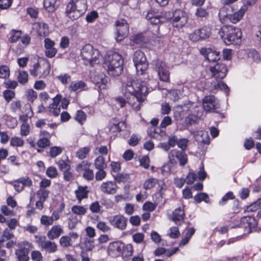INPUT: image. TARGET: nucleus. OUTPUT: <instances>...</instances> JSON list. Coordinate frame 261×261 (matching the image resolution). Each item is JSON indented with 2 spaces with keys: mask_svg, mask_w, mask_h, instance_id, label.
Instances as JSON below:
<instances>
[{
  "mask_svg": "<svg viewBox=\"0 0 261 261\" xmlns=\"http://www.w3.org/2000/svg\"><path fill=\"white\" fill-rule=\"evenodd\" d=\"M124 97L119 96L115 98L121 108L128 103L136 111L140 110L144 98L149 93V90L145 81L139 79L127 81L122 85Z\"/></svg>",
  "mask_w": 261,
  "mask_h": 261,
  "instance_id": "nucleus-1",
  "label": "nucleus"
},
{
  "mask_svg": "<svg viewBox=\"0 0 261 261\" xmlns=\"http://www.w3.org/2000/svg\"><path fill=\"white\" fill-rule=\"evenodd\" d=\"M108 74L113 77L119 76L123 71V59L121 55L114 52L109 55L104 62Z\"/></svg>",
  "mask_w": 261,
  "mask_h": 261,
  "instance_id": "nucleus-2",
  "label": "nucleus"
},
{
  "mask_svg": "<svg viewBox=\"0 0 261 261\" xmlns=\"http://www.w3.org/2000/svg\"><path fill=\"white\" fill-rule=\"evenodd\" d=\"M242 34L240 28L233 25H223L218 32L219 35L226 45L239 44Z\"/></svg>",
  "mask_w": 261,
  "mask_h": 261,
  "instance_id": "nucleus-3",
  "label": "nucleus"
},
{
  "mask_svg": "<svg viewBox=\"0 0 261 261\" xmlns=\"http://www.w3.org/2000/svg\"><path fill=\"white\" fill-rule=\"evenodd\" d=\"M87 7V0H70L66 6V15L72 20H76L85 14Z\"/></svg>",
  "mask_w": 261,
  "mask_h": 261,
  "instance_id": "nucleus-4",
  "label": "nucleus"
},
{
  "mask_svg": "<svg viewBox=\"0 0 261 261\" xmlns=\"http://www.w3.org/2000/svg\"><path fill=\"white\" fill-rule=\"evenodd\" d=\"M232 228H243L247 233L261 231V227L258 226L257 220L251 216H244L242 217L239 222L232 226Z\"/></svg>",
  "mask_w": 261,
  "mask_h": 261,
  "instance_id": "nucleus-5",
  "label": "nucleus"
},
{
  "mask_svg": "<svg viewBox=\"0 0 261 261\" xmlns=\"http://www.w3.org/2000/svg\"><path fill=\"white\" fill-rule=\"evenodd\" d=\"M152 69L158 73L160 81L164 82H170V72L167 63L158 58L151 62Z\"/></svg>",
  "mask_w": 261,
  "mask_h": 261,
  "instance_id": "nucleus-6",
  "label": "nucleus"
},
{
  "mask_svg": "<svg viewBox=\"0 0 261 261\" xmlns=\"http://www.w3.org/2000/svg\"><path fill=\"white\" fill-rule=\"evenodd\" d=\"M146 18L149 21L152 27H149L150 31L154 35H158L160 32L159 24L165 22L166 18L159 12L153 9L149 10L146 15Z\"/></svg>",
  "mask_w": 261,
  "mask_h": 261,
  "instance_id": "nucleus-7",
  "label": "nucleus"
},
{
  "mask_svg": "<svg viewBox=\"0 0 261 261\" xmlns=\"http://www.w3.org/2000/svg\"><path fill=\"white\" fill-rule=\"evenodd\" d=\"M81 56L86 65L93 66L96 63L100 55L99 50L90 44H85L81 49Z\"/></svg>",
  "mask_w": 261,
  "mask_h": 261,
  "instance_id": "nucleus-8",
  "label": "nucleus"
},
{
  "mask_svg": "<svg viewBox=\"0 0 261 261\" xmlns=\"http://www.w3.org/2000/svg\"><path fill=\"white\" fill-rule=\"evenodd\" d=\"M188 20L187 13L184 10L177 9L172 12V16L168 18V21L173 28L180 29L188 23Z\"/></svg>",
  "mask_w": 261,
  "mask_h": 261,
  "instance_id": "nucleus-9",
  "label": "nucleus"
},
{
  "mask_svg": "<svg viewBox=\"0 0 261 261\" xmlns=\"http://www.w3.org/2000/svg\"><path fill=\"white\" fill-rule=\"evenodd\" d=\"M133 61L138 74L143 75L148 69L149 63L143 51L136 50L133 56Z\"/></svg>",
  "mask_w": 261,
  "mask_h": 261,
  "instance_id": "nucleus-10",
  "label": "nucleus"
},
{
  "mask_svg": "<svg viewBox=\"0 0 261 261\" xmlns=\"http://www.w3.org/2000/svg\"><path fill=\"white\" fill-rule=\"evenodd\" d=\"M168 159L169 163L173 166L178 162L180 166H185L188 162V157L186 151L177 149H173L170 151Z\"/></svg>",
  "mask_w": 261,
  "mask_h": 261,
  "instance_id": "nucleus-11",
  "label": "nucleus"
},
{
  "mask_svg": "<svg viewBox=\"0 0 261 261\" xmlns=\"http://www.w3.org/2000/svg\"><path fill=\"white\" fill-rule=\"evenodd\" d=\"M212 34V28L208 25L203 27L195 29L190 34L189 38L192 42H196L208 39Z\"/></svg>",
  "mask_w": 261,
  "mask_h": 261,
  "instance_id": "nucleus-12",
  "label": "nucleus"
},
{
  "mask_svg": "<svg viewBox=\"0 0 261 261\" xmlns=\"http://www.w3.org/2000/svg\"><path fill=\"white\" fill-rule=\"evenodd\" d=\"M116 27V39L117 42L122 41L129 33V24L124 19L117 20L115 22Z\"/></svg>",
  "mask_w": 261,
  "mask_h": 261,
  "instance_id": "nucleus-13",
  "label": "nucleus"
},
{
  "mask_svg": "<svg viewBox=\"0 0 261 261\" xmlns=\"http://www.w3.org/2000/svg\"><path fill=\"white\" fill-rule=\"evenodd\" d=\"M210 71L212 73V76L216 81H219L222 80L226 76L228 69L225 64L218 62L214 66L210 67Z\"/></svg>",
  "mask_w": 261,
  "mask_h": 261,
  "instance_id": "nucleus-14",
  "label": "nucleus"
},
{
  "mask_svg": "<svg viewBox=\"0 0 261 261\" xmlns=\"http://www.w3.org/2000/svg\"><path fill=\"white\" fill-rule=\"evenodd\" d=\"M127 218L123 215L117 214L109 218L110 224L115 228L119 230H124L126 229L127 226Z\"/></svg>",
  "mask_w": 261,
  "mask_h": 261,
  "instance_id": "nucleus-15",
  "label": "nucleus"
},
{
  "mask_svg": "<svg viewBox=\"0 0 261 261\" xmlns=\"http://www.w3.org/2000/svg\"><path fill=\"white\" fill-rule=\"evenodd\" d=\"M91 163L87 161H82L76 166L77 171H83V177L88 181L93 180L94 178V173L92 169H90Z\"/></svg>",
  "mask_w": 261,
  "mask_h": 261,
  "instance_id": "nucleus-16",
  "label": "nucleus"
},
{
  "mask_svg": "<svg viewBox=\"0 0 261 261\" xmlns=\"http://www.w3.org/2000/svg\"><path fill=\"white\" fill-rule=\"evenodd\" d=\"M202 105L204 110L206 112H216L219 106L216 101L214 95L205 96L202 99Z\"/></svg>",
  "mask_w": 261,
  "mask_h": 261,
  "instance_id": "nucleus-17",
  "label": "nucleus"
},
{
  "mask_svg": "<svg viewBox=\"0 0 261 261\" xmlns=\"http://www.w3.org/2000/svg\"><path fill=\"white\" fill-rule=\"evenodd\" d=\"M200 53L209 62L218 61L221 58L220 52L211 48H201L200 50Z\"/></svg>",
  "mask_w": 261,
  "mask_h": 261,
  "instance_id": "nucleus-18",
  "label": "nucleus"
},
{
  "mask_svg": "<svg viewBox=\"0 0 261 261\" xmlns=\"http://www.w3.org/2000/svg\"><path fill=\"white\" fill-rule=\"evenodd\" d=\"M124 248V243L120 241H114L111 242L107 249L108 253L113 257H117L121 255Z\"/></svg>",
  "mask_w": 261,
  "mask_h": 261,
  "instance_id": "nucleus-19",
  "label": "nucleus"
},
{
  "mask_svg": "<svg viewBox=\"0 0 261 261\" xmlns=\"http://www.w3.org/2000/svg\"><path fill=\"white\" fill-rule=\"evenodd\" d=\"M118 189V187L115 181L107 180L102 182L99 186L100 191L106 195L115 194Z\"/></svg>",
  "mask_w": 261,
  "mask_h": 261,
  "instance_id": "nucleus-20",
  "label": "nucleus"
},
{
  "mask_svg": "<svg viewBox=\"0 0 261 261\" xmlns=\"http://www.w3.org/2000/svg\"><path fill=\"white\" fill-rule=\"evenodd\" d=\"M185 216V206L182 205V206L175 208L173 211L171 220L176 224L181 225L184 222Z\"/></svg>",
  "mask_w": 261,
  "mask_h": 261,
  "instance_id": "nucleus-21",
  "label": "nucleus"
},
{
  "mask_svg": "<svg viewBox=\"0 0 261 261\" xmlns=\"http://www.w3.org/2000/svg\"><path fill=\"white\" fill-rule=\"evenodd\" d=\"M247 10V6L243 5L238 11L231 14H227L224 16L227 17L231 22L237 23L242 19Z\"/></svg>",
  "mask_w": 261,
  "mask_h": 261,
  "instance_id": "nucleus-22",
  "label": "nucleus"
},
{
  "mask_svg": "<svg viewBox=\"0 0 261 261\" xmlns=\"http://www.w3.org/2000/svg\"><path fill=\"white\" fill-rule=\"evenodd\" d=\"M34 29H35L40 37L44 38L49 33L48 24L42 21L34 22Z\"/></svg>",
  "mask_w": 261,
  "mask_h": 261,
  "instance_id": "nucleus-23",
  "label": "nucleus"
},
{
  "mask_svg": "<svg viewBox=\"0 0 261 261\" xmlns=\"http://www.w3.org/2000/svg\"><path fill=\"white\" fill-rule=\"evenodd\" d=\"M24 247H22L21 243H18L17 246H19L20 249H17L15 251V254L17 256L19 261H28L29 259L28 254L29 252V245L27 243L25 246V244H23Z\"/></svg>",
  "mask_w": 261,
  "mask_h": 261,
  "instance_id": "nucleus-24",
  "label": "nucleus"
},
{
  "mask_svg": "<svg viewBox=\"0 0 261 261\" xmlns=\"http://www.w3.org/2000/svg\"><path fill=\"white\" fill-rule=\"evenodd\" d=\"M47 66L48 63L45 60L38 59L37 62L34 64V76H37L39 74L43 75Z\"/></svg>",
  "mask_w": 261,
  "mask_h": 261,
  "instance_id": "nucleus-25",
  "label": "nucleus"
},
{
  "mask_svg": "<svg viewBox=\"0 0 261 261\" xmlns=\"http://www.w3.org/2000/svg\"><path fill=\"white\" fill-rule=\"evenodd\" d=\"M89 193L90 191L87 186H78L77 189L74 191L75 197L79 203L83 199L88 198Z\"/></svg>",
  "mask_w": 261,
  "mask_h": 261,
  "instance_id": "nucleus-26",
  "label": "nucleus"
},
{
  "mask_svg": "<svg viewBox=\"0 0 261 261\" xmlns=\"http://www.w3.org/2000/svg\"><path fill=\"white\" fill-rule=\"evenodd\" d=\"M63 232V228L60 225H54L47 232V236L49 240H53L58 238Z\"/></svg>",
  "mask_w": 261,
  "mask_h": 261,
  "instance_id": "nucleus-27",
  "label": "nucleus"
},
{
  "mask_svg": "<svg viewBox=\"0 0 261 261\" xmlns=\"http://www.w3.org/2000/svg\"><path fill=\"white\" fill-rule=\"evenodd\" d=\"M210 13L206 9L199 7H198L195 12V16L197 21H204L208 19Z\"/></svg>",
  "mask_w": 261,
  "mask_h": 261,
  "instance_id": "nucleus-28",
  "label": "nucleus"
},
{
  "mask_svg": "<svg viewBox=\"0 0 261 261\" xmlns=\"http://www.w3.org/2000/svg\"><path fill=\"white\" fill-rule=\"evenodd\" d=\"M109 78L105 75H97L95 76L94 82L95 85L100 89H106Z\"/></svg>",
  "mask_w": 261,
  "mask_h": 261,
  "instance_id": "nucleus-29",
  "label": "nucleus"
},
{
  "mask_svg": "<svg viewBox=\"0 0 261 261\" xmlns=\"http://www.w3.org/2000/svg\"><path fill=\"white\" fill-rule=\"evenodd\" d=\"M94 167L96 169H106L107 164L102 155H98L94 160Z\"/></svg>",
  "mask_w": 261,
  "mask_h": 261,
  "instance_id": "nucleus-30",
  "label": "nucleus"
},
{
  "mask_svg": "<svg viewBox=\"0 0 261 261\" xmlns=\"http://www.w3.org/2000/svg\"><path fill=\"white\" fill-rule=\"evenodd\" d=\"M91 148L89 146H85L79 148L75 153L76 157L80 160H84L86 159L89 154Z\"/></svg>",
  "mask_w": 261,
  "mask_h": 261,
  "instance_id": "nucleus-31",
  "label": "nucleus"
},
{
  "mask_svg": "<svg viewBox=\"0 0 261 261\" xmlns=\"http://www.w3.org/2000/svg\"><path fill=\"white\" fill-rule=\"evenodd\" d=\"M261 208V198H258L244 209L245 212H254Z\"/></svg>",
  "mask_w": 261,
  "mask_h": 261,
  "instance_id": "nucleus-32",
  "label": "nucleus"
},
{
  "mask_svg": "<svg viewBox=\"0 0 261 261\" xmlns=\"http://www.w3.org/2000/svg\"><path fill=\"white\" fill-rule=\"evenodd\" d=\"M42 249H45L49 253H52L57 251L58 246L55 242L47 241Z\"/></svg>",
  "mask_w": 261,
  "mask_h": 261,
  "instance_id": "nucleus-33",
  "label": "nucleus"
},
{
  "mask_svg": "<svg viewBox=\"0 0 261 261\" xmlns=\"http://www.w3.org/2000/svg\"><path fill=\"white\" fill-rule=\"evenodd\" d=\"M235 195L232 191L227 192L219 201L218 204L220 206H224L227 203L228 200L235 199Z\"/></svg>",
  "mask_w": 261,
  "mask_h": 261,
  "instance_id": "nucleus-34",
  "label": "nucleus"
},
{
  "mask_svg": "<svg viewBox=\"0 0 261 261\" xmlns=\"http://www.w3.org/2000/svg\"><path fill=\"white\" fill-rule=\"evenodd\" d=\"M86 84L82 81H80L77 82H72L69 86V89L72 91H76L77 90H82L84 89Z\"/></svg>",
  "mask_w": 261,
  "mask_h": 261,
  "instance_id": "nucleus-35",
  "label": "nucleus"
},
{
  "mask_svg": "<svg viewBox=\"0 0 261 261\" xmlns=\"http://www.w3.org/2000/svg\"><path fill=\"white\" fill-rule=\"evenodd\" d=\"M74 119L81 125H83L87 120V115L82 110H77L74 115Z\"/></svg>",
  "mask_w": 261,
  "mask_h": 261,
  "instance_id": "nucleus-36",
  "label": "nucleus"
},
{
  "mask_svg": "<svg viewBox=\"0 0 261 261\" xmlns=\"http://www.w3.org/2000/svg\"><path fill=\"white\" fill-rule=\"evenodd\" d=\"M57 0H44L43 6L44 9L49 13H53L56 10Z\"/></svg>",
  "mask_w": 261,
  "mask_h": 261,
  "instance_id": "nucleus-37",
  "label": "nucleus"
},
{
  "mask_svg": "<svg viewBox=\"0 0 261 261\" xmlns=\"http://www.w3.org/2000/svg\"><path fill=\"white\" fill-rule=\"evenodd\" d=\"M158 182L159 180L157 179L150 177L144 181L143 187L146 190H150L154 188Z\"/></svg>",
  "mask_w": 261,
  "mask_h": 261,
  "instance_id": "nucleus-38",
  "label": "nucleus"
},
{
  "mask_svg": "<svg viewBox=\"0 0 261 261\" xmlns=\"http://www.w3.org/2000/svg\"><path fill=\"white\" fill-rule=\"evenodd\" d=\"M194 199L195 202L198 203L202 201H204L205 203H208L210 201V199L208 195L205 193H198L194 196Z\"/></svg>",
  "mask_w": 261,
  "mask_h": 261,
  "instance_id": "nucleus-39",
  "label": "nucleus"
},
{
  "mask_svg": "<svg viewBox=\"0 0 261 261\" xmlns=\"http://www.w3.org/2000/svg\"><path fill=\"white\" fill-rule=\"evenodd\" d=\"M68 159H67V161L60 159L58 162H56L59 169L61 171L63 172L65 170H71V166L68 163Z\"/></svg>",
  "mask_w": 261,
  "mask_h": 261,
  "instance_id": "nucleus-40",
  "label": "nucleus"
},
{
  "mask_svg": "<svg viewBox=\"0 0 261 261\" xmlns=\"http://www.w3.org/2000/svg\"><path fill=\"white\" fill-rule=\"evenodd\" d=\"M59 244L63 248H68L72 246L71 239L68 236H62L59 240Z\"/></svg>",
  "mask_w": 261,
  "mask_h": 261,
  "instance_id": "nucleus-41",
  "label": "nucleus"
},
{
  "mask_svg": "<svg viewBox=\"0 0 261 261\" xmlns=\"http://www.w3.org/2000/svg\"><path fill=\"white\" fill-rule=\"evenodd\" d=\"M71 212L77 215H85L87 213V208L82 205H74L71 207Z\"/></svg>",
  "mask_w": 261,
  "mask_h": 261,
  "instance_id": "nucleus-42",
  "label": "nucleus"
},
{
  "mask_svg": "<svg viewBox=\"0 0 261 261\" xmlns=\"http://www.w3.org/2000/svg\"><path fill=\"white\" fill-rule=\"evenodd\" d=\"M129 178V175L127 173H119L118 172L116 176H114L115 182L118 183L125 182L128 181Z\"/></svg>",
  "mask_w": 261,
  "mask_h": 261,
  "instance_id": "nucleus-43",
  "label": "nucleus"
},
{
  "mask_svg": "<svg viewBox=\"0 0 261 261\" xmlns=\"http://www.w3.org/2000/svg\"><path fill=\"white\" fill-rule=\"evenodd\" d=\"M10 34L9 40L12 43L17 42L22 37V32L19 30H13L11 31Z\"/></svg>",
  "mask_w": 261,
  "mask_h": 261,
  "instance_id": "nucleus-44",
  "label": "nucleus"
},
{
  "mask_svg": "<svg viewBox=\"0 0 261 261\" xmlns=\"http://www.w3.org/2000/svg\"><path fill=\"white\" fill-rule=\"evenodd\" d=\"M68 227L70 230H72L74 229L77 223H78V219L77 216L74 215H71L68 218Z\"/></svg>",
  "mask_w": 261,
  "mask_h": 261,
  "instance_id": "nucleus-45",
  "label": "nucleus"
},
{
  "mask_svg": "<svg viewBox=\"0 0 261 261\" xmlns=\"http://www.w3.org/2000/svg\"><path fill=\"white\" fill-rule=\"evenodd\" d=\"M213 84L214 89H220L225 91L226 92L229 91L228 86L221 80L217 81L216 83H213Z\"/></svg>",
  "mask_w": 261,
  "mask_h": 261,
  "instance_id": "nucleus-46",
  "label": "nucleus"
},
{
  "mask_svg": "<svg viewBox=\"0 0 261 261\" xmlns=\"http://www.w3.org/2000/svg\"><path fill=\"white\" fill-rule=\"evenodd\" d=\"M50 192L48 190L39 189L36 193L37 197L41 200L45 201L49 196Z\"/></svg>",
  "mask_w": 261,
  "mask_h": 261,
  "instance_id": "nucleus-47",
  "label": "nucleus"
},
{
  "mask_svg": "<svg viewBox=\"0 0 261 261\" xmlns=\"http://www.w3.org/2000/svg\"><path fill=\"white\" fill-rule=\"evenodd\" d=\"M157 205V203L147 201L143 204L142 208L144 211L151 212L155 210Z\"/></svg>",
  "mask_w": 261,
  "mask_h": 261,
  "instance_id": "nucleus-48",
  "label": "nucleus"
},
{
  "mask_svg": "<svg viewBox=\"0 0 261 261\" xmlns=\"http://www.w3.org/2000/svg\"><path fill=\"white\" fill-rule=\"evenodd\" d=\"M20 118L23 121V123L21 127V134L22 135L27 136L29 133L30 128L29 124L25 122L28 118L27 116H20Z\"/></svg>",
  "mask_w": 261,
  "mask_h": 261,
  "instance_id": "nucleus-49",
  "label": "nucleus"
},
{
  "mask_svg": "<svg viewBox=\"0 0 261 261\" xmlns=\"http://www.w3.org/2000/svg\"><path fill=\"white\" fill-rule=\"evenodd\" d=\"M196 178L197 174L194 171H193L192 170H191L188 172L185 178L186 183L188 185H191L194 182L196 179Z\"/></svg>",
  "mask_w": 261,
  "mask_h": 261,
  "instance_id": "nucleus-50",
  "label": "nucleus"
},
{
  "mask_svg": "<svg viewBox=\"0 0 261 261\" xmlns=\"http://www.w3.org/2000/svg\"><path fill=\"white\" fill-rule=\"evenodd\" d=\"M63 148L62 147L55 146L50 147L49 153L51 158H54L61 154Z\"/></svg>",
  "mask_w": 261,
  "mask_h": 261,
  "instance_id": "nucleus-51",
  "label": "nucleus"
},
{
  "mask_svg": "<svg viewBox=\"0 0 261 261\" xmlns=\"http://www.w3.org/2000/svg\"><path fill=\"white\" fill-rule=\"evenodd\" d=\"M141 139V138L140 137H139L135 134H133L127 141V143L130 146H136L139 144Z\"/></svg>",
  "mask_w": 261,
  "mask_h": 261,
  "instance_id": "nucleus-52",
  "label": "nucleus"
},
{
  "mask_svg": "<svg viewBox=\"0 0 261 261\" xmlns=\"http://www.w3.org/2000/svg\"><path fill=\"white\" fill-rule=\"evenodd\" d=\"M96 228L103 232H107L111 230L110 227L103 221H98L96 224Z\"/></svg>",
  "mask_w": 261,
  "mask_h": 261,
  "instance_id": "nucleus-53",
  "label": "nucleus"
},
{
  "mask_svg": "<svg viewBox=\"0 0 261 261\" xmlns=\"http://www.w3.org/2000/svg\"><path fill=\"white\" fill-rule=\"evenodd\" d=\"M105 169H97V171L94 174V177L96 181H101L107 176V172L105 170Z\"/></svg>",
  "mask_w": 261,
  "mask_h": 261,
  "instance_id": "nucleus-54",
  "label": "nucleus"
},
{
  "mask_svg": "<svg viewBox=\"0 0 261 261\" xmlns=\"http://www.w3.org/2000/svg\"><path fill=\"white\" fill-rule=\"evenodd\" d=\"M40 222L42 225L48 226L53 224L54 219H52L51 216L42 215L40 218Z\"/></svg>",
  "mask_w": 261,
  "mask_h": 261,
  "instance_id": "nucleus-55",
  "label": "nucleus"
},
{
  "mask_svg": "<svg viewBox=\"0 0 261 261\" xmlns=\"http://www.w3.org/2000/svg\"><path fill=\"white\" fill-rule=\"evenodd\" d=\"M98 17V13L96 11L89 12L86 17V21L89 23L93 22Z\"/></svg>",
  "mask_w": 261,
  "mask_h": 261,
  "instance_id": "nucleus-56",
  "label": "nucleus"
},
{
  "mask_svg": "<svg viewBox=\"0 0 261 261\" xmlns=\"http://www.w3.org/2000/svg\"><path fill=\"white\" fill-rule=\"evenodd\" d=\"M133 246L130 244L125 245L124 244V248L123 249V251L121 255L125 256H131L133 254Z\"/></svg>",
  "mask_w": 261,
  "mask_h": 261,
  "instance_id": "nucleus-57",
  "label": "nucleus"
},
{
  "mask_svg": "<svg viewBox=\"0 0 261 261\" xmlns=\"http://www.w3.org/2000/svg\"><path fill=\"white\" fill-rule=\"evenodd\" d=\"M10 75L9 68L6 65L0 66V78L6 79Z\"/></svg>",
  "mask_w": 261,
  "mask_h": 261,
  "instance_id": "nucleus-58",
  "label": "nucleus"
},
{
  "mask_svg": "<svg viewBox=\"0 0 261 261\" xmlns=\"http://www.w3.org/2000/svg\"><path fill=\"white\" fill-rule=\"evenodd\" d=\"M171 111V107L168 102L162 103L161 106L160 112L162 115H168Z\"/></svg>",
  "mask_w": 261,
  "mask_h": 261,
  "instance_id": "nucleus-59",
  "label": "nucleus"
},
{
  "mask_svg": "<svg viewBox=\"0 0 261 261\" xmlns=\"http://www.w3.org/2000/svg\"><path fill=\"white\" fill-rule=\"evenodd\" d=\"M111 173H117L121 170V163L119 162L112 161L110 164Z\"/></svg>",
  "mask_w": 261,
  "mask_h": 261,
  "instance_id": "nucleus-60",
  "label": "nucleus"
},
{
  "mask_svg": "<svg viewBox=\"0 0 261 261\" xmlns=\"http://www.w3.org/2000/svg\"><path fill=\"white\" fill-rule=\"evenodd\" d=\"M46 175L51 178H55L58 174L57 169L53 166H50L47 168L46 171Z\"/></svg>",
  "mask_w": 261,
  "mask_h": 261,
  "instance_id": "nucleus-61",
  "label": "nucleus"
},
{
  "mask_svg": "<svg viewBox=\"0 0 261 261\" xmlns=\"http://www.w3.org/2000/svg\"><path fill=\"white\" fill-rule=\"evenodd\" d=\"M233 201L231 205V211L234 214H238L241 210V207L240 204V201L238 199H233Z\"/></svg>",
  "mask_w": 261,
  "mask_h": 261,
  "instance_id": "nucleus-62",
  "label": "nucleus"
},
{
  "mask_svg": "<svg viewBox=\"0 0 261 261\" xmlns=\"http://www.w3.org/2000/svg\"><path fill=\"white\" fill-rule=\"evenodd\" d=\"M172 123L171 118L169 116H166L163 118L160 123V127L165 128L168 126L170 125Z\"/></svg>",
  "mask_w": 261,
  "mask_h": 261,
  "instance_id": "nucleus-63",
  "label": "nucleus"
},
{
  "mask_svg": "<svg viewBox=\"0 0 261 261\" xmlns=\"http://www.w3.org/2000/svg\"><path fill=\"white\" fill-rule=\"evenodd\" d=\"M48 108L49 112L52 113L54 116L56 117L59 115L60 113V106L51 103Z\"/></svg>",
  "mask_w": 261,
  "mask_h": 261,
  "instance_id": "nucleus-64",
  "label": "nucleus"
}]
</instances>
